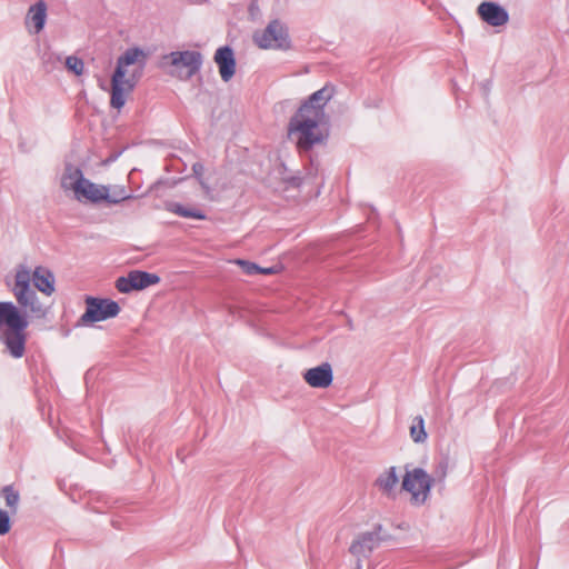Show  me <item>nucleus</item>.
Masks as SVG:
<instances>
[{"label":"nucleus","mask_w":569,"mask_h":569,"mask_svg":"<svg viewBox=\"0 0 569 569\" xmlns=\"http://www.w3.org/2000/svg\"><path fill=\"white\" fill-rule=\"evenodd\" d=\"M147 63V53L140 48L127 49L117 60V67L111 77L110 106L120 110L127 97L133 91L142 77Z\"/></svg>","instance_id":"obj_1"},{"label":"nucleus","mask_w":569,"mask_h":569,"mask_svg":"<svg viewBox=\"0 0 569 569\" xmlns=\"http://www.w3.org/2000/svg\"><path fill=\"white\" fill-rule=\"evenodd\" d=\"M326 122V112L320 108L301 106L290 119L289 136L296 139L300 149L308 150L313 144L322 141L323 136L320 126Z\"/></svg>","instance_id":"obj_2"},{"label":"nucleus","mask_w":569,"mask_h":569,"mask_svg":"<svg viewBox=\"0 0 569 569\" xmlns=\"http://www.w3.org/2000/svg\"><path fill=\"white\" fill-rule=\"evenodd\" d=\"M0 325L7 328L2 333V342L13 358H21L26 352L28 321L11 302H0Z\"/></svg>","instance_id":"obj_3"},{"label":"nucleus","mask_w":569,"mask_h":569,"mask_svg":"<svg viewBox=\"0 0 569 569\" xmlns=\"http://www.w3.org/2000/svg\"><path fill=\"white\" fill-rule=\"evenodd\" d=\"M202 61L199 51H172L162 57L161 66L168 69L170 76L186 81L199 72Z\"/></svg>","instance_id":"obj_4"},{"label":"nucleus","mask_w":569,"mask_h":569,"mask_svg":"<svg viewBox=\"0 0 569 569\" xmlns=\"http://www.w3.org/2000/svg\"><path fill=\"white\" fill-rule=\"evenodd\" d=\"M84 302L86 311L79 318L77 326H92L96 322L114 318L120 312L118 302L108 298L88 296Z\"/></svg>","instance_id":"obj_5"},{"label":"nucleus","mask_w":569,"mask_h":569,"mask_svg":"<svg viewBox=\"0 0 569 569\" xmlns=\"http://www.w3.org/2000/svg\"><path fill=\"white\" fill-rule=\"evenodd\" d=\"M56 287H16L14 296L19 305L37 317H43L49 298Z\"/></svg>","instance_id":"obj_6"},{"label":"nucleus","mask_w":569,"mask_h":569,"mask_svg":"<svg viewBox=\"0 0 569 569\" xmlns=\"http://www.w3.org/2000/svg\"><path fill=\"white\" fill-rule=\"evenodd\" d=\"M431 486V476L422 468H415L411 471H407L402 480V488L411 495V502L413 505H422L426 502Z\"/></svg>","instance_id":"obj_7"},{"label":"nucleus","mask_w":569,"mask_h":569,"mask_svg":"<svg viewBox=\"0 0 569 569\" xmlns=\"http://www.w3.org/2000/svg\"><path fill=\"white\" fill-rule=\"evenodd\" d=\"M253 42L261 49L288 48V30L281 21L272 20L266 29L253 33Z\"/></svg>","instance_id":"obj_8"},{"label":"nucleus","mask_w":569,"mask_h":569,"mask_svg":"<svg viewBox=\"0 0 569 569\" xmlns=\"http://www.w3.org/2000/svg\"><path fill=\"white\" fill-rule=\"evenodd\" d=\"M381 526L378 525L373 531L360 533L350 545L349 551L358 559L367 558L379 546Z\"/></svg>","instance_id":"obj_9"},{"label":"nucleus","mask_w":569,"mask_h":569,"mask_svg":"<svg viewBox=\"0 0 569 569\" xmlns=\"http://www.w3.org/2000/svg\"><path fill=\"white\" fill-rule=\"evenodd\" d=\"M303 380L311 388L326 389L333 381V370L329 362H323L317 367L306 370L302 375Z\"/></svg>","instance_id":"obj_10"},{"label":"nucleus","mask_w":569,"mask_h":569,"mask_svg":"<svg viewBox=\"0 0 569 569\" xmlns=\"http://www.w3.org/2000/svg\"><path fill=\"white\" fill-rule=\"evenodd\" d=\"M54 281L53 272L44 267H37L31 274L28 268L21 266L17 271L14 284H53Z\"/></svg>","instance_id":"obj_11"},{"label":"nucleus","mask_w":569,"mask_h":569,"mask_svg":"<svg viewBox=\"0 0 569 569\" xmlns=\"http://www.w3.org/2000/svg\"><path fill=\"white\" fill-rule=\"evenodd\" d=\"M213 60L219 68V73L224 82L231 80L236 73V59L232 48L223 46L217 49Z\"/></svg>","instance_id":"obj_12"},{"label":"nucleus","mask_w":569,"mask_h":569,"mask_svg":"<svg viewBox=\"0 0 569 569\" xmlns=\"http://www.w3.org/2000/svg\"><path fill=\"white\" fill-rule=\"evenodd\" d=\"M74 194L78 200L86 199L92 203H99L109 199V187L99 186L86 179Z\"/></svg>","instance_id":"obj_13"},{"label":"nucleus","mask_w":569,"mask_h":569,"mask_svg":"<svg viewBox=\"0 0 569 569\" xmlns=\"http://www.w3.org/2000/svg\"><path fill=\"white\" fill-rule=\"evenodd\" d=\"M160 278L156 273L132 270L127 276L119 277L114 284H157Z\"/></svg>","instance_id":"obj_14"},{"label":"nucleus","mask_w":569,"mask_h":569,"mask_svg":"<svg viewBox=\"0 0 569 569\" xmlns=\"http://www.w3.org/2000/svg\"><path fill=\"white\" fill-rule=\"evenodd\" d=\"M86 178L83 177L81 169L67 166L61 178V187L64 190H72L76 193Z\"/></svg>","instance_id":"obj_15"},{"label":"nucleus","mask_w":569,"mask_h":569,"mask_svg":"<svg viewBox=\"0 0 569 569\" xmlns=\"http://www.w3.org/2000/svg\"><path fill=\"white\" fill-rule=\"evenodd\" d=\"M47 18V6L43 1H38L36 4L31 6L29 8L26 23H33L34 26V32L39 33L46 23Z\"/></svg>","instance_id":"obj_16"},{"label":"nucleus","mask_w":569,"mask_h":569,"mask_svg":"<svg viewBox=\"0 0 569 569\" xmlns=\"http://www.w3.org/2000/svg\"><path fill=\"white\" fill-rule=\"evenodd\" d=\"M398 481L399 478L397 475V468L390 467L379 475L375 485L383 493L390 495L393 491L395 487L397 486Z\"/></svg>","instance_id":"obj_17"},{"label":"nucleus","mask_w":569,"mask_h":569,"mask_svg":"<svg viewBox=\"0 0 569 569\" xmlns=\"http://www.w3.org/2000/svg\"><path fill=\"white\" fill-rule=\"evenodd\" d=\"M333 96V88L329 86H325L320 90L313 92L307 101H305L301 106H310L315 109L320 108V110H325V106Z\"/></svg>","instance_id":"obj_18"},{"label":"nucleus","mask_w":569,"mask_h":569,"mask_svg":"<svg viewBox=\"0 0 569 569\" xmlns=\"http://www.w3.org/2000/svg\"><path fill=\"white\" fill-rule=\"evenodd\" d=\"M479 17L492 27H498V3L481 2L477 9Z\"/></svg>","instance_id":"obj_19"},{"label":"nucleus","mask_w":569,"mask_h":569,"mask_svg":"<svg viewBox=\"0 0 569 569\" xmlns=\"http://www.w3.org/2000/svg\"><path fill=\"white\" fill-rule=\"evenodd\" d=\"M168 210L180 216V217H183V218H191V219H199V220L206 219V214L202 211H200L198 209H193V208H187L180 203L168 204Z\"/></svg>","instance_id":"obj_20"},{"label":"nucleus","mask_w":569,"mask_h":569,"mask_svg":"<svg viewBox=\"0 0 569 569\" xmlns=\"http://www.w3.org/2000/svg\"><path fill=\"white\" fill-rule=\"evenodd\" d=\"M410 437L417 443H422L427 440L428 435L425 429V420L421 416H417L412 419Z\"/></svg>","instance_id":"obj_21"},{"label":"nucleus","mask_w":569,"mask_h":569,"mask_svg":"<svg viewBox=\"0 0 569 569\" xmlns=\"http://www.w3.org/2000/svg\"><path fill=\"white\" fill-rule=\"evenodd\" d=\"M1 493L4 496L6 505L10 509L12 515H16L18 511V505L20 500L19 492L14 490L12 486H6L1 490Z\"/></svg>","instance_id":"obj_22"},{"label":"nucleus","mask_w":569,"mask_h":569,"mask_svg":"<svg viewBox=\"0 0 569 569\" xmlns=\"http://www.w3.org/2000/svg\"><path fill=\"white\" fill-rule=\"evenodd\" d=\"M66 67L69 71L80 76L83 73L84 63L80 58L70 56L66 59Z\"/></svg>","instance_id":"obj_23"},{"label":"nucleus","mask_w":569,"mask_h":569,"mask_svg":"<svg viewBox=\"0 0 569 569\" xmlns=\"http://www.w3.org/2000/svg\"><path fill=\"white\" fill-rule=\"evenodd\" d=\"M131 198H132V196L128 194L124 188L118 187L113 190L112 193L109 192V199H106V201L110 204H117V203H120L121 201H124V200H128Z\"/></svg>","instance_id":"obj_24"},{"label":"nucleus","mask_w":569,"mask_h":569,"mask_svg":"<svg viewBox=\"0 0 569 569\" xmlns=\"http://www.w3.org/2000/svg\"><path fill=\"white\" fill-rule=\"evenodd\" d=\"M448 472V462L446 460L440 461L435 468L433 476L431 477L433 482H443Z\"/></svg>","instance_id":"obj_25"},{"label":"nucleus","mask_w":569,"mask_h":569,"mask_svg":"<svg viewBox=\"0 0 569 569\" xmlns=\"http://www.w3.org/2000/svg\"><path fill=\"white\" fill-rule=\"evenodd\" d=\"M234 263L238 264L241 268L242 272L248 276L258 274V270H260V267L251 261L237 259L234 260Z\"/></svg>","instance_id":"obj_26"},{"label":"nucleus","mask_w":569,"mask_h":569,"mask_svg":"<svg viewBox=\"0 0 569 569\" xmlns=\"http://www.w3.org/2000/svg\"><path fill=\"white\" fill-rule=\"evenodd\" d=\"M10 511L0 509V535L3 536L10 531Z\"/></svg>","instance_id":"obj_27"},{"label":"nucleus","mask_w":569,"mask_h":569,"mask_svg":"<svg viewBox=\"0 0 569 569\" xmlns=\"http://www.w3.org/2000/svg\"><path fill=\"white\" fill-rule=\"evenodd\" d=\"M192 171L194 173V176L199 179L200 181V184L201 187L207 191L209 192L210 188L209 186L201 179L202 174H203V171H204V167L202 163L200 162H196L193 166H192Z\"/></svg>","instance_id":"obj_28"},{"label":"nucleus","mask_w":569,"mask_h":569,"mask_svg":"<svg viewBox=\"0 0 569 569\" xmlns=\"http://www.w3.org/2000/svg\"><path fill=\"white\" fill-rule=\"evenodd\" d=\"M282 270V266L274 264L272 267L262 268L260 267V270H258V274H274Z\"/></svg>","instance_id":"obj_29"},{"label":"nucleus","mask_w":569,"mask_h":569,"mask_svg":"<svg viewBox=\"0 0 569 569\" xmlns=\"http://www.w3.org/2000/svg\"><path fill=\"white\" fill-rule=\"evenodd\" d=\"M509 21V13L508 11L500 6V26L506 24Z\"/></svg>","instance_id":"obj_30"},{"label":"nucleus","mask_w":569,"mask_h":569,"mask_svg":"<svg viewBox=\"0 0 569 569\" xmlns=\"http://www.w3.org/2000/svg\"><path fill=\"white\" fill-rule=\"evenodd\" d=\"M144 287H118L120 292L128 293L131 290H142Z\"/></svg>","instance_id":"obj_31"},{"label":"nucleus","mask_w":569,"mask_h":569,"mask_svg":"<svg viewBox=\"0 0 569 569\" xmlns=\"http://www.w3.org/2000/svg\"><path fill=\"white\" fill-rule=\"evenodd\" d=\"M361 568H362L361 559H358L356 569H361Z\"/></svg>","instance_id":"obj_32"}]
</instances>
